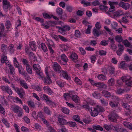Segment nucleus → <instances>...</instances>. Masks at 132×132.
<instances>
[{
    "label": "nucleus",
    "instance_id": "864d4df0",
    "mask_svg": "<svg viewBox=\"0 0 132 132\" xmlns=\"http://www.w3.org/2000/svg\"><path fill=\"white\" fill-rule=\"evenodd\" d=\"M80 35L81 34L78 30H76L75 31V37L80 38Z\"/></svg>",
    "mask_w": 132,
    "mask_h": 132
},
{
    "label": "nucleus",
    "instance_id": "9b49d317",
    "mask_svg": "<svg viewBox=\"0 0 132 132\" xmlns=\"http://www.w3.org/2000/svg\"><path fill=\"white\" fill-rule=\"evenodd\" d=\"M95 86L98 87L99 88H103L104 89H106L107 86L102 82H99L96 83L95 84Z\"/></svg>",
    "mask_w": 132,
    "mask_h": 132
},
{
    "label": "nucleus",
    "instance_id": "39448f33",
    "mask_svg": "<svg viewBox=\"0 0 132 132\" xmlns=\"http://www.w3.org/2000/svg\"><path fill=\"white\" fill-rule=\"evenodd\" d=\"M19 95L21 98H23L25 94V92L23 89L21 87L20 88L16 87V89L15 91Z\"/></svg>",
    "mask_w": 132,
    "mask_h": 132
},
{
    "label": "nucleus",
    "instance_id": "473e14b6",
    "mask_svg": "<svg viewBox=\"0 0 132 132\" xmlns=\"http://www.w3.org/2000/svg\"><path fill=\"white\" fill-rule=\"evenodd\" d=\"M123 14L121 10H119L115 12L114 13V15L115 17L117 18L122 15Z\"/></svg>",
    "mask_w": 132,
    "mask_h": 132
},
{
    "label": "nucleus",
    "instance_id": "09e8293b",
    "mask_svg": "<svg viewBox=\"0 0 132 132\" xmlns=\"http://www.w3.org/2000/svg\"><path fill=\"white\" fill-rule=\"evenodd\" d=\"M81 3L84 5V6H87L91 5V4L89 2H87L85 0H82Z\"/></svg>",
    "mask_w": 132,
    "mask_h": 132
},
{
    "label": "nucleus",
    "instance_id": "de8ad7c7",
    "mask_svg": "<svg viewBox=\"0 0 132 132\" xmlns=\"http://www.w3.org/2000/svg\"><path fill=\"white\" fill-rule=\"evenodd\" d=\"M5 25L6 29H9L11 26V25L10 21L8 20H7L5 23Z\"/></svg>",
    "mask_w": 132,
    "mask_h": 132
},
{
    "label": "nucleus",
    "instance_id": "774afa93",
    "mask_svg": "<svg viewBox=\"0 0 132 132\" xmlns=\"http://www.w3.org/2000/svg\"><path fill=\"white\" fill-rule=\"evenodd\" d=\"M73 118L75 121L77 122H78L80 120L79 116L77 115L74 116H73Z\"/></svg>",
    "mask_w": 132,
    "mask_h": 132
},
{
    "label": "nucleus",
    "instance_id": "8fccbe9b",
    "mask_svg": "<svg viewBox=\"0 0 132 132\" xmlns=\"http://www.w3.org/2000/svg\"><path fill=\"white\" fill-rule=\"evenodd\" d=\"M71 127H74L76 125V124L75 122H73L71 121L68 122L67 123Z\"/></svg>",
    "mask_w": 132,
    "mask_h": 132
},
{
    "label": "nucleus",
    "instance_id": "b1692460",
    "mask_svg": "<svg viewBox=\"0 0 132 132\" xmlns=\"http://www.w3.org/2000/svg\"><path fill=\"white\" fill-rule=\"evenodd\" d=\"M57 120L60 125H66L68 123V122L66 120L61 118L59 117Z\"/></svg>",
    "mask_w": 132,
    "mask_h": 132
},
{
    "label": "nucleus",
    "instance_id": "a211bd4d",
    "mask_svg": "<svg viewBox=\"0 0 132 132\" xmlns=\"http://www.w3.org/2000/svg\"><path fill=\"white\" fill-rule=\"evenodd\" d=\"M43 89L44 91L47 92V93L51 95L53 93V92L49 86H45L43 87Z\"/></svg>",
    "mask_w": 132,
    "mask_h": 132
},
{
    "label": "nucleus",
    "instance_id": "f3484780",
    "mask_svg": "<svg viewBox=\"0 0 132 132\" xmlns=\"http://www.w3.org/2000/svg\"><path fill=\"white\" fill-rule=\"evenodd\" d=\"M127 67V65L126 64L125 62L124 61H121L118 65L119 68L122 69H126Z\"/></svg>",
    "mask_w": 132,
    "mask_h": 132
},
{
    "label": "nucleus",
    "instance_id": "c03bdc74",
    "mask_svg": "<svg viewBox=\"0 0 132 132\" xmlns=\"http://www.w3.org/2000/svg\"><path fill=\"white\" fill-rule=\"evenodd\" d=\"M56 12L59 15H62L63 13V10L61 8L58 7L56 9Z\"/></svg>",
    "mask_w": 132,
    "mask_h": 132
},
{
    "label": "nucleus",
    "instance_id": "6e6552de",
    "mask_svg": "<svg viewBox=\"0 0 132 132\" xmlns=\"http://www.w3.org/2000/svg\"><path fill=\"white\" fill-rule=\"evenodd\" d=\"M118 49L116 51V53L118 55L120 56L124 50L123 46L122 44L119 43L118 44Z\"/></svg>",
    "mask_w": 132,
    "mask_h": 132
},
{
    "label": "nucleus",
    "instance_id": "20e7f679",
    "mask_svg": "<svg viewBox=\"0 0 132 132\" xmlns=\"http://www.w3.org/2000/svg\"><path fill=\"white\" fill-rule=\"evenodd\" d=\"M39 78H41L44 81V83L46 84H50L52 83V81L49 76L46 77H44L43 74L42 76H40L39 77Z\"/></svg>",
    "mask_w": 132,
    "mask_h": 132
},
{
    "label": "nucleus",
    "instance_id": "bb28decb",
    "mask_svg": "<svg viewBox=\"0 0 132 132\" xmlns=\"http://www.w3.org/2000/svg\"><path fill=\"white\" fill-rule=\"evenodd\" d=\"M131 77L129 76H124L121 77V79L122 81L126 83L129 80H131Z\"/></svg>",
    "mask_w": 132,
    "mask_h": 132
},
{
    "label": "nucleus",
    "instance_id": "603ef678",
    "mask_svg": "<svg viewBox=\"0 0 132 132\" xmlns=\"http://www.w3.org/2000/svg\"><path fill=\"white\" fill-rule=\"evenodd\" d=\"M74 80L75 82L78 85H81L82 84V82L81 80L79 79L78 77H75L74 79Z\"/></svg>",
    "mask_w": 132,
    "mask_h": 132
},
{
    "label": "nucleus",
    "instance_id": "4c0bfd02",
    "mask_svg": "<svg viewBox=\"0 0 132 132\" xmlns=\"http://www.w3.org/2000/svg\"><path fill=\"white\" fill-rule=\"evenodd\" d=\"M22 61L24 66H25V67L30 65L29 61L26 59H23Z\"/></svg>",
    "mask_w": 132,
    "mask_h": 132
},
{
    "label": "nucleus",
    "instance_id": "2f4dec72",
    "mask_svg": "<svg viewBox=\"0 0 132 132\" xmlns=\"http://www.w3.org/2000/svg\"><path fill=\"white\" fill-rule=\"evenodd\" d=\"M92 96L95 98L99 99L101 97V95L100 93L95 91L92 94Z\"/></svg>",
    "mask_w": 132,
    "mask_h": 132
},
{
    "label": "nucleus",
    "instance_id": "c85d7f7f",
    "mask_svg": "<svg viewBox=\"0 0 132 132\" xmlns=\"http://www.w3.org/2000/svg\"><path fill=\"white\" fill-rule=\"evenodd\" d=\"M27 72L30 75L32 74V68L30 65L25 67Z\"/></svg>",
    "mask_w": 132,
    "mask_h": 132
},
{
    "label": "nucleus",
    "instance_id": "4be33fe9",
    "mask_svg": "<svg viewBox=\"0 0 132 132\" xmlns=\"http://www.w3.org/2000/svg\"><path fill=\"white\" fill-rule=\"evenodd\" d=\"M20 83L21 86L24 88L25 89H28L29 87L27 85V84L23 80H21L20 81Z\"/></svg>",
    "mask_w": 132,
    "mask_h": 132
},
{
    "label": "nucleus",
    "instance_id": "bf43d9fd",
    "mask_svg": "<svg viewBox=\"0 0 132 132\" xmlns=\"http://www.w3.org/2000/svg\"><path fill=\"white\" fill-rule=\"evenodd\" d=\"M125 96L126 99L129 102L132 100V95H131L127 94L125 95Z\"/></svg>",
    "mask_w": 132,
    "mask_h": 132
},
{
    "label": "nucleus",
    "instance_id": "052dcab7",
    "mask_svg": "<svg viewBox=\"0 0 132 132\" xmlns=\"http://www.w3.org/2000/svg\"><path fill=\"white\" fill-rule=\"evenodd\" d=\"M62 111L65 114H68L69 113V110L66 108H63Z\"/></svg>",
    "mask_w": 132,
    "mask_h": 132
},
{
    "label": "nucleus",
    "instance_id": "58836bf2",
    "mask_svg": "<svg viewBox=\"0 0 132 132\" xmlns=\"http://www.w3.org/2000/svg\"><path fill=\"white\" fill-rule=\"evenodd\" d=\"M93 128L97 130H100L102 131L103 130V128L101 126L99 125H93Z\"/></svg>",
    "mask_w": 132,
    "mask_h": 132
},
{
    "label": "nucleus",
    "instance_id": "69168bd1",
    "mask_svg": "<svg viewBox=\"0 0 132 132\" xmlns=\"http://www.w3.org/2000/svg\"><path fill=\"white\" fill-rule=\"evenodd\" d=\"M108 41L105 40H104L101 41L100 43V44L104 46L108 45Z\"/></svg>",
    "mask_w": 132,
    "mask_h": 132
},
{
    "label": "nucleus",
    "instance_id": "ea45409f",
    "mask_svg": "<svg viewBox=\"0 0 132 132\" xmlns=\"http://www.w3.org/2000/svg\"><path fill=\"white\" fill-rule=\"evenodd\" d=\"M40 45L41 48L43 51L45 52H46L48 50L45 44L44 43H42Z\"/></svg>",
    "mask_w": 132,
    "mask_h": 132
},
{
    "label": "nucleus",
    "instance_id": "393cba45",
    "mask_svg": "<svg viewBox=\"0 0 132 132\" xmlns=\"http://www.w3.org/2000/svg\"><path fill=\"white\" fill-rule=\"evenodd\" d=\"M49 44H47V46L48 48V49L50 51V52L51 54H53L54 53V51L52 49L51 46H52V43H53L52 41L51 40H50L49 41Z\"/></svg>",
    "mask_w": 132,
    "mask_h": 132
},
{
    "label": "nucleus",
    "instance_id": "f03ea898",
    "mask_svg": "<svg viewBox=\"0 0 132 132\" xmlns=\"http://www.w3.org/2000/svg\"><path fill=\"white\" fill-rule=\"evenodd\" d=\"M59 57H60L61 59L64 62L63 63L60 58L57 59V60L60 63L62 64H64V63H66L68 61V58L66 55L64 54H62Z\"/></svg>",
    "mask_w": 132,
    "mask_h": 132
},
{
    "label": "nucleus",
    "instance_id": "0eeeda50",
    "mask_svg": "<svg viewBox=\"0 0 132 132\" xmlns=\"http://www.w3.org/2000/svg\"><path fill=\"white\" fill-rule=\"evenodd\" d=\"M1 88L2 90L5 91L10 95L12 94L13 93L12 90L8 86H2L1 87Z\"/></svg>",
    "mask_w": 132,
    "mask_h": 132
},
{
    "label": "nucleus",
    "instance_id": "f8f14e48",
    "mask_svg": "<svg viewBox=\"0 0 132 132\" xmlns=\"http://www.w3.org/2000/svg\"><path fill=\"white\" fill-rule=\"evenodd\" d=\"M53 68L54 71H57L59 73L60 71H61V67L60 65L56 62L54 63L53 66Z\"/></svg>",
    "mask_w": 132,
    "mask_h": 132
},
{
    "label": "nucleus",
    "instance_id": "e2e57ef3",
    "mask_svg": "<svg viewBox=\"0 0 132 132\" xmlns=\"http://www.w3.org/2000/svg\"><path fill=\"white\" fill-rule=\"evenodd\" d=\"M48 130L51 132H55V130L50 125H48L47 126Z\"/></svg>",
    "mask_w": 132,
    "mask_h": 132
},
{
    "label": "nucleus",
    "instance_id": "c9c22d12",
    "mask_svg": "<svg viewBox=\"0 0 132 132\" xmlns=\"http://www.w3.org/2000/svg\"><path fill=\"white\" fill-rule=\"evenodd\" d=\"M115 39L116 42L118 43L122 42L123 40L122 37L120 35H117L115 37Z\"/></svg>",
    "mask_w": 132,
    "mask_h": 132
},
{
    "label": "nucleus",
    "instance_id": "6e6d98bb",
    "mask_svg": "<svg viewBox=\"0 0 132 132\" xmlns=\"http://www.w3.org/2000/svg\"><path fill=\"white\" fill-rule=\"evenodd\" d=\"M103 127L109 131H110L111 129V126L106 124L104 125L103 126Z\"/></svg>",
    "mask_w": 132,
    "mask_h": 132
},
{
    "label": "nucleus",
    "instance_id": "a18cd8bd",
    "mask_svg": "<svg viewBox=\"0 0 132 132\" xmlns=\"http://www.w3.org/2000/svg\"><path fill=\"white\" fill-rule=\"evenodd\" d=\"M110 48L112 50L115 51L117 48L116 45L114 43L111 44L109 46Z\"/></svg>",
    "mask_w": 132,
    "mask_h": 132
},
{
    "label": "nucleus",
    "instance_id": "13d9d810",
    "mask_svg": "<svg viewBox=\"0 0 132 132\" xmlns=\"http://www.w3.org/2000/svg\"><path fill=\"white\" fill-rule=\"evenodd\" d=\"M125 85L126 86L128 87H132V81L129 80L128 81L126 82Z\"/></svg>",
    "mask_w": 132,
    "mask_h": 132
},
{
    "label": "nucleus",
    "instance_id": "c756f323",
    "mask_svg": "<svg viewBox=\"0 0 132 132\" xmlns=\"http://www.w3.org/2000/svg\"><path fill=\"white\" fill-rule=\"evenodd\" d=\"M72 99L76 103H78L80 101L79 98L77 95H72Z\"/></svg>",
    "mask_w": 132,
    "mask_h": 132
},
{
    "label": "nucleus",
    "instance_id": "2eb2a0df",
    "mask_svg": "<svg viewBox=\"0 0 132 132\" xmlns=\"http://www.w3.org/2000/svg\"><path fill=\"white\" fill-rule=\"evenodd\" d=\"M112 126L113 128V130L115 131H116L117 132H122V131L124 132L126 131V130L125 129H123L120 128H119V126Z\"/></svg>",
    "mask_w": 132,
    "mask_h": 132
},
{
    "label": "nucleus",
    "instance_id": "dca6fc26",
    "mask_svg": "<svg viewBox=\"0 0 132 132\" xmlns=\"http://www.w3.org/2000/svg\"><path fill=\"white\" fill-rule=\"evenodd\" d=\"M1 62L2 63H6V65H7L8 63L9 62V61L7 60L6 56L4 54H2L1 55Z\"/></svg>",
    "mask_w": 132,
    "mask_h": 132
},
{
    "label": "nucleus",
    "instance_id": "7ed1b4c3",
    "mask_svg": "<svg viewBox=\"0 0 132 132\" xmlns=\"http://www.w3.org/2000/svg\"><path fill=\"white\" fill-rule=\"evenodd\" d=\"M33 70H35L37 74L39 76H42L43 74L41 70V68L39 64H34L33 65Z\"/></svg>",
    "mask_w": 132,
    "mask_h": 132
},
{
    "label": "nucleus",
    "instance_id": "338daca9",
    "mask_svg": "<svg viewBox=\"0 0 132 132\" xmlns=\"http://www.w3.org/2000/svg\"><path fill=\"white\" fill-rule=\"evenodd\" d=\"M118 23L116 22H113L111 24L112 28L115 29H117V27L118 26Z\"/></svg>",
    "mask_w": 132,
    "mask_h": 132
},
{
    "label": "nucleus",
    "instance_id": "5fc2aeb1",
    "mask_svg": "<svg viewBox=\"0 0 132 132\" xmlns=\"http://www.w3.org/2000/svg\"><path fill=\"white\" fill-rule=\"evenodd\" d=\"M44 110L45 112L47 114L49 115L50 114L51 111L48 107H44Z\"/></svg>",
    "mask_w": 132,
    "mask_h": 132
},
{
    "label": "nucleus",
    "instance_id": "9d476101",
    "mask_svg": "<svg viewBox=\"0 0 132 132\" xmlns=\"http://www.w3.org/2000/svg\"><path fill=\"white\" fill-rule=\"evenodd\" d=\"M7 65L9 67V71L8 73L12 75H14L15 73V69L13 66L9 63L7 64Z\"/></svg>",
    "mask_w": 132,
    "mask_h": 132
},
{
    "label": "nucleus",
    "instance_id": "5701e85b",
    "mask_svg": "<svg viewBox=\"0 0 132 132\" xmlns=\"http://www.w3.org/2000/svg\"><path fill=\"white\" fill-rule=\"evenodd\" d=\"M29 46L33 51H35L36 49V43L34 41H32L29 43Z\"/></svg>",
    "mask_w": 132,
    "mask_h": 132
},
{
    "label": "nucleus",
    "instance_id": "a878e982",
    "mask_svg": "<svg viewBox=\"0 0 132 132\" xmlns=\"http://www.w3.org/2000/svg\"><path fill=\"white\" fill-rule=\"evenodd\" d=\"M74 94L73 92H69V93H65L63 95L64 97L66 100L67 98H69L71 97L72 95H74L73 94Z\"/></svg>",
    "mask_w": 132,
    "mask_h": 132
},
{
    "label": "nucleus",
    "instance_id": "49530a36",
    "mask_svg": "<svg viewBox=\"0 0 132 132\" xmlns=\"http://www.w3.org/2000/svg\"><path fill=\"white\" fill-rule=\"evenodd\" d=\"M122 105L123 106H124V107L126 108V110H129V111H130L131 108L130 106L127 103H123L122 104Z\"/></svg>",
    "mask_w": 132,
    "mask_h": 132
},
{
    "label": "nucleus",
    "instance_id": "f257e3e1",
    "mask_svg": "<svg viewBox=\"0 0 132 132\" xmlns=\"http://www.w3.org/2000/svg\"><path fill=\"white\" fill-rule=\"evenodd\" d=\"M109 119L112 122H116L117 119L119 118L118 115L116 113L115 110L111 112L110 114L108 116Z\"/></svg>",
    "mask_w": 132,
    "mask_h": 132
},
{
    "label": "nucleus",
    "instance_id": "37998d69",
    "mask_svg": "<svg viewBox=\"0 0 132 132\" xmlns=\"http://www.w3.org/2000/svg\"><path fill=\"white\" fill-rule=\"evenodd\" d=\"M19 73L22 76H24V77H26L27 76V73L24 71V69L22 68L19 71Z\"/></svg>",
    "mask_w": 132,
    "mask_h": 132
},
{
    "label": "nucleus",
    "instance_id": "4468645a",
    "mask_svg": "<svg viewBox=\"0 0 132 132\" xmlns=\"http://www.w3.org/2000/svg\"><path fill=\"white\" fill-rule=\"evenodd\" d=\"M119 5L122 8L126 10L129 9L130 6V5L129 4L125 3L123 2H120Z\"/></svg>",
    "mask_w": 132,
    "mask_h": 132
},
{
    "label": "nucleus",
    "instance_id": "cd10ccee",
    "mask_svg": "<svg viewBox=\"0 0 132 132\" xmlns=\"http://www.w3.org/2000/svg\"><path fill=\"white\" fill-rule=\"evenodd\" d=\"M93 110H91V112H90L91 115L93 117L97 116L98 114L99 113L98 111L95 108Z\"/></svg>",
    "mask_w": 132,
    "mask_h": 132
},
{
    "label": "nucleus",
    "instance_id": "4d7b16f0",
    "mask_svg": "<svg viewBox=\"0 0 132 132\" xmlns=\"http://www.w3.org/2000/svg\"><path fill=\"white\" fill-rule=\"evenodd\" d=\"M122 43L126 46L129 47L130 45V43L128 42L127 40L122 41Z\"/></svg>",
    "mask_w": 132,
    "mask_h": 132
},
{
    "label": "nucleus",
    "instance_id": "e433bc0d",
    "mask_svg": "<svg viewBox=\"0 0 132 132\" xmlns=\"http://www.w3.org/2000/svg\"><path fill=\"white\" fill-rule=\"evenodd\" d=\"M93 33L95 37H98L100 34V32L95 28L93 29Z\"/></svg>",
    "mask_w": 132,
    "mask_h": 132
},
{
    "label": "nucleus",
    "instance_id": "79ce46f5",
    "mask_svg": "<svg viewBox=\"0 0 132 132\" xmlns=\"http://www.w3.org/2000/svg\"><path fill=\"white\" fill-rule=\"evenodd\" d=\"M95 108L98 111L99 113L100 112H103L104 111V109L102 107L98 105H97Z\"/></svg>",
    "mask_w": 132,
    "mask_h": 132
},
{
    "label": "nucleus",
    "instance_id": "6ab92c4d",
    "mask_svg": "<svg viewBox=\"0 0 132 132\" xmlns=\"http://www.w3.org/2000/svg\"><path fill=\"white\" fill-rule=\"evenodd\" d=\"M59 73L62 74L63 77L64 78L67 80H70V77L68 76L66 72L61 70V71H60Z\"/></svg>",
    "mask_w": 132,
    "mask_h": 132
},
{
    "label": "nucleus",
    "instance_id": "1a4fd4ad",
    "mask_svg": "<svg viewBox=\"0 0 132 132\" xmlns=\"http://www.w3.org/2000/svg\"><path fill=\"white\" fill-rule=\"evenodd\" d=\"M3 9L5 11H7V9L10 6V3L7 0H3Z\"/></svg>",
    "mask_w": 132,
    "mask_h": 132
},
{
    "label": "nucleus",
    "instance_id": "412c9836",
    "mask_svg": "<svg viewBox=\"0 0 132 132\" xmlns=\"http://www.w3.org/2000/svg\"><path fill=\"white\" fill-rule=\"evenodd\" d=\"M119 103L118 102L115 101H111L109 104L112 108H116L118 106Z\"/></svg>",
    "mask_w": 132,
    "mask_h": 132
},
{
    "label": "nucleus",
    "instance_id": "680f3d73",
    "mask_svg": "<svg viewBox=\"0 0 132 132\" xmlns=\"http://www.w3.org/2000/svg\"><path fill=\"white\" fill-rule=\"evenodd\" d=\"M28 104L29 106L32 108H34L35 107V105L34 102L32 101H29L28 102Z\"/></svg>",
    "mask_w": 132,
    "mask_h": 132
},
{
    "label": "nucleus",
    "instance_id": "423d86ee",
    "mask_svg": "<svg viewBox=\"0 0 132 132\" xmlns=\"http://www.w3.org/2000/svg\"><path fill=\"white\" fill-rule=\"evenodd\" d=\"M10 109L15 113H17L19 111H21V108L17 105H12L10 106Z\"/></svg>",
    "mask_w": 132,
    "mask_h": 132
},
{
    "label": "nucleus",
    "instance_id": "7c9ffc66",
    "mask_svg": "<svg viewBox=\"0 0 132 132\" xmlns=\"http://www.w3.org/2000/svg\"><path fill=\"white\" fill-rule=\"evenodd\" d=\"M78 57L77 54L74 53H72L70 56V59L74 61L75 60H77Z\"/></svg>",
    "mask_w": 132,
    "mask_h": 132
},
{
    "label": "nucleus",
    "instance_id": "0e129e2a",
    "mask_svg": "<svg viewBox=\"0 0 132 132\" xmlns=\"http://www.w3.org/2000/svg\"><path fill=\"white\" fill-rule=\"evenodd\" d=\"M109 69V72L110 74H112L114 73L115 70L114 68L112 67H110Z\"/></svg>",
    "mask_w": 132,
    "mask_h": 132
},
{
    "label": "nucleus",
    "instance_id": "3c124183",
    "mask_svg": "<svg viewBox=\"0 0 132 132\" xmlns=\"http://www.w3.org/2000/svg\"><path fill=\"white\" fill-rule=\"evenodd\" d=\"M99 8L100 10L104 11H107L108 9V7L105 6L103 5H101L100 6Z\"/></svg>",
    "mask_w": 132,
    "mask_h": 132
},
{
    "label": "nucleus",
    "instance_id": "f704fd0d",
    "mask_svg": "<svg viewBox=\"0 0 132 132\" xmlns=\"http://www.w3.org/2000/svg\"><path fill=\"white\" fill-rule=\"evenodd\" d=\"M97 78L99 80L102 81L105 80L106 79V77L102 74L98 75L97 76Z\"/></svg>",
    "mask_w": 132,
    "mask_h": 132
},
{
    "label": "nucleus",
    "instance_id": "a19ab883",
    "mask_svg": "<svg viewBox=\"0 0 132 132\" xmlns=\"http://www.w3.org/2000/svg\"><path fill=\"white\" fill-rule=\"evenodd\" d=\"M14 45L12 44L10 45L9 47V51L11 53H12L14 52Z\"/></svg>",
    "mask_w": 132,
    "mask_h": 132
},
{
    "label": "nucleus",
    "instance_id": "ddd939ff",
    "mask_svg": "<svg viewBox=\"0 0 132 132\" xmlns=\"http://www.w3.org/2000/svg\"><path fill=\"white\" fill-rule=\"evenodd\" d=\"M8 98L9 99L12 100L14 102L18 103L20 104H22V103L21 100L17 97H13L11 96H8Z\"/></svg>",
    "mask_w": 132,
    "mask_h": 132
},
{
    "label": "nucleus",
    "instance_id": "72a5a7b5",
    "mask_svg": "<svg viewBox=\"0 0 132 132\" xmlns=\"http://www.w3.org/2000/svg\"><path fill=\"white\" fill-rule=\"evenodd\" d=\"M115 83L114 79L113 78H111L108 81V85L111 86L114 85Z\"/></svg>",
    "mask_w": 132,
    "mask_h": 132
},
{
    "label": "nucleus",
    "instance_id": "aec40b11",
    "mask_svg": "<svg viewBox=\"0 0 132 132\" xmlns=\"http://www.w3.org/2000/svg\"><path fill=\"white\" fill-rule=\"evenodd\" d=\"M102 96L105 97H110L111 96V94L110 92L104 90L102 92Z\"/></svg>",
    "mask_w": 132,
    "mask_h": 132
}]
</instances>
